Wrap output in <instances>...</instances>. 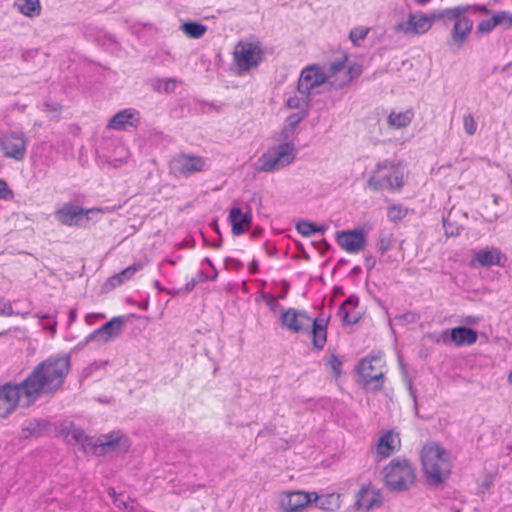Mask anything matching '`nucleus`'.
Segmentation results:
<instances>
[{
  "label": "nucleus",
  "mask_w": 512,
  "mask_h": 512,
  "mask_svg": "<svg viewBox=\"0 0 512 512\" xmlns=\"http://www.w3.org/2000/svg\"><path fill=\"white\" fill-rule=\"evenodd\" d=\"M70 368L71 361L67 355L51 356L40 362L21 383L25 403L32 404L41 395L59 390Z\"/></svg>",
  "instance_id": "obj_1"
},
{
  "label": "nucleus",
  "mask_w": 512,
  "mask_h": 512,
  "mask_svg": "<svg viewBox=\"0 0 512 512\" xmlns=\"http://www.w3.org/2000/svg\"><path fill=\"white\" fill-rule=\"evenodd\" d=\"M282 329L304 334L310 332L313 347L322 350L327 342V325L322 319H313L305 310L288 308L282 310L279 316Z\"/></svg>",
  "instance_id": "obj_2"
},
{
  "label": "nucleus",
  "mask_w": 512,
  "mask_h": 512,
  "mask_svg": "<svg viewBox=\"0 0 512 512\" xmlns=\"http://www.w3.org/2000/svg\"><path fill=\"white\" fill-rule=\"evenodd\" d=\"M421 462L427 480L434 485L442 483L450 474V457L441 445L430 442L421 450Z\"/></svg>",
  "instance_id": "obj_3"
},
{
  "label": "nucleus",
  "mask_w": 512,
  "mask_h": 512,
  "mask_svg": "<svg viewBox=\"0 0 512 512\" xmlns=\"http://www.w3.org/2000/svg\"><path fill=\"white\" fill-rule=\"evenodd\" d=\"M265 60V49L255 37L239 40L232 52V61L239 74L256 69Z\"/></svg>",
  "instance_id": "obj_4"
},
{
  "label": "nucleus",
  "mask_w": 512,
  "mask_h": 512,
  "mask_svg": "<svg viewBox=\"0 0 512 512\" xmlns=\"http://www.w3.org/2000/svg\"><path fill=\"white\" fill-rule=\"evenodd\" d=\"M405 183V174L400 162L384 160L379 162L367 181L369 189L401 190Z\"/></svg>",
  "instance_id": "obj_5"
},
{
  "label": "nucleus",
  "mask_w": 512,
  "mask_h": 512,
  "mask_svg": "<svg viewBox=\"0 0 512 512\" xmlns=\"http://www.w3.org/2000/svg\"><path fill=\"white\" fill-rule=\"evenodd\" d=\"M383 481L390 490H407L416 481L415 470L408 460L403 458L393 459L383 469Z\"/></svg>",
  "instance_id": "obj_6"
},
{
  "label": "nucleus",
  "mask_w": 512,
  "mask_h": 512,
  "mask_svg": "<svg viewBox=\"0 0 512 512\" xmlns=\"http://www.w3.org/2000/svg\"><path fill=\"white\" fill-rule=\"evenodd\" d=\"M386 364L382 355H369L359 361L357 372L365 387L382 388Z\"/></svg>",
  "instance_id": "obj_7"
},
{
  "label": "nucleus",
  "mask_w": 512,
  "mask_h": 512,
  "mask_svg": "<svg viewBox=\"0 0 512 512\" xmlns=\"http://www.w3.org/2000/svg\"><path fill=\"white\" fill-rule=\"evenodd\" d=\"M348 54L342 52L341 56L328 67V77L331 85L342 88L358 78L362 67L358 63L347 64Z\"/></svg>",
  "instance_id": "obj_8"
},
{
  "label": "nucleus",
  "mask_w": 512,
  "mask_h": 512,
  "mask_svg": "<svg viewBox=\"0 0 512 512\" xmlns=\"http://www.w3.org/2000/svg\"><path fill=\"white\" fill-rule=\"evenodd\" d=\"M295 156L296 150L293 144L280 145L270 149L258 159L259 170L265 172L279 170L292 163Z\"/></svg>",
  "instance_id": "obj_9"
},
{
  "label": "nucleus",
  "mask_w": 512,
  "mask_h": 512,
  "mask_svg": "<svg viewBox=\"0 0 512 512\" xmlns=\"http://www.w3.org/2000/svg\"><path fill=\"white\" fill-rule=\"evenodd\" d=\"M435 15L433 12L425 13L415 11L400 21L395 26V31L408 36H419L429 32L434 24Z\"/></svg>",
  "instance_id": "obj_10"
},
{
  "label": "nucleus",
  "mask_w": 512,
  "mask_h": 512,
  "mask_svg": "<svg viewBox=\"0 0 512 512\" xmlns=\"http://www.w3.org/2000/svg\"><path fill=\"white\" fill-rule=\"evenodd\" d=\"M27 407L24 400V390L21 384H5L0 386V418L11 414L17 406Z\"/></svg>",
  "instance_id": "obj_11"
},
{
  "label": "nucleus",
  "mask_w": 512,
  "mask_h": 512,
  "mask_svg": "<svg viewBox=\"0 0 512 512\" xmlns=\"http://www.w3.org/2000/svg\"><path fill=\"white\" fill-rule=\"evenodd\" d=\"M317 499V492L293 490L285 491L280 497V508L283 512H303Z\"/></svg>",
  "instance_id": "obj_12"
},
{
  "label": "nucleus",
  "mask_w": 512,
  "mask_h": 512,
  "mask_svg": "<svg viewBox=\"0 0 512 512\" xmlns=\"http://www.w3.org/2000/svg\"><path fill=\"white\" fill-rule=\"evenodd\" d=\"M86 441L88 442L87 444L91 446L93 452L99 455H104L119 447H123L124 450L130 447L129 439L120 432H111L101 436L95 441L92 438H86Z\"/></svg>",
  "instance_id": "obj_13"
},
{
  "label": "nucleus",
  "mask_w": 512,
  "mask_h": 512,
  "mask_svg": "<svg viewBox=\"0 0 512 512\" xmlns=\"http://www.w3.org/2000/svg\"><path fill=\"white\" fill-rule=\"evenodd\" d=\"M92 212H103V210L101 208L85 209L66 203L55 211V216L61 224L72 227L80 226L84 218L89 221L88 215Z\"/></svg>",
  "instance_id": "obj_14"
},
{
  "label": "nucleus",
  "mask_w": 512,
  "mask_h": 512,
  "mask_svg": "<svg viewBox=\"0 0 512 512\" xmlns=\"http://www.w3.org/2000/svg\"><path fill=\"white\" fill-rule=\"evenodd\" d=\"M326 81H329L328 70L325 72L319 66L311 65L302 70L298 82V90L302 94H309L312 89Z\"/></svg>",
  "instance_id": "obj_15"
},
{
  "label": "nucleus",
  "mask_w": 512,
  "mask_h": 512,
  "mask_svg": "<svg viewBox=\"0 0 512 512\" xmlns=\"http://www.w3.org/2000/svg\"><path fill=\"white\" fill-rule=\"evenodd\" d=\"M338 245L349 254H357L366 247V234L363 229L339 231L336 234Z\"/></svg>",
  "instance_id": "obj_16"
},
{
  "label": "nucleus",
  "mask_w": 512,
  "mask_h": 512,
  "mask_svg": "<svg viewBox=\"0 0 512 512\" xmlns=\"http://www.w3.org/2000/svg\"><path fill=\"white\" fill-rule=\"evenodd\" d=\"M382 505V494L372 485H365L355 495V507L364 512H370Z\"/></svg>",
  "instance_id": "obj_17"
},
{
  "label": "nucleus",
  "mask_w": 512,
  "mask_h": 512,
  "mask_svg": "<svg viewBox=\"0 0 512 512\" xmlns=\"http://www.w3.org/2000/svg\"><path fill=\"white\" fill-rule=\"evenodd\" d=\"M173 169L182 176L202 172L206 169L204 158L192 154H180L173 159Z\"/></svg>",
  "instance_id": "obj_18"
},
{
  "label": "nucleus",
  "mask_w": 512,
  "mask_h": 512,
  "mask_svg": "<svg viewBox=\"0 0 512 512\" xmlns=\"http://www.w3.org/2000/svg\"><path fill=\"white\" fill-rule=\"evenodd\" d=\"M123 323V317H113L108 322L89 334L87 341H97L99 343L110 342L120 335Z\"/></svg>",
  "instance_id": "obj_19"
},
{
  "label": "nucleus",
  "mask_w": 512,
  "mask_h": 512,
  "mask_svg": "<svg viewBox=\"0 0 512 512\" xmlns=\"http://www.w3.org/2000/svg\"><path fill=\"white\" fill-rule=\"evenodd\" d=\"M401 447V438L398 432L389 430L383 433L376 444V457L382 461L397 452Z\"/></svg>",
  "instance_id": "obj_20"
},
{
  "label": "nucleus",
  "mask_w": 512,
  "mask_h": 512,
  "mask_svg": "<svg viewBox=\"0 0 512 512\" xmlns=\"http://www.w3.org/2000/svg\"><path fill=\"white\" fill-rule=\"evenodd\" d=\"M228 220L231 224V231L234 236H239L247 232L252 225V213L250 209L242 211L240 207H232Z\"/></svg>",
  "instance_id": "obj_21"
},
{
  "label": "nucleus",
  "mask_w": 512,
  "mask_h": 512,
  "mask_svg": "<svg viewBox=\"0 0 512 512\" xmlns=\"http://www.w3.org/2000/svg\"><path fill=\"white\" fill-rule=\"evenodd\" d=\"M359 297L356 295H350L339 307L338 316L342 323L347 326L356 324L361 318V312L359 310Z\"/></svg>",
  "instance_id": "obj_22"
},
{
  "label": "nucleus",
  "mask_w": 512,
  "mask_h": 512,
  "mask_svg": "<svg viewBox=\"0 0 512 512\" xmlns=\"http://www.w3.org/2000/svg\"><path fill=\"white\" fill-rule=\"evenodd\" d=\"M506 256L497 247H486L474 254L472 264L477 263L482 267L503 266Z\"/></svg>",
  "instance_id": "obj_23"
},
{
  "label": "nucleus",
  "mask_w": 512,
  "mask_h": 512,
  "mask_svg": "<svg viewBox=\"0 0 512 512\" xmlns=\"http://www.w3.org/2000/svg\"><path fill=\"white\" fill-rule=\"evenodd\" d=\"M1 147L6 157L22 160L25 156L26 142L22 136L13 134L5 136Z\"/></svg>",
  "instance_id": "obj_24"
},
{
  "label": "nucleus",
  "mask_w": 512,
  "mask_h": 512,
  "mask_svg": "<svg viewBox=\"0 0 512 512\" xmlns=\"http://www.w3.org/2000/svg\"><path fill=\"white\" fill-rule=\"evenodd\" d=\"M139 121V112L135 109H123L116 113L108 122L107 128L112 130H124L126 126L136 127Z\"/></svg>",
  "instance_id": "obj_25"
},
{
  "label": "nucleus",
  "mask_w": 512,
  "mask_h": 512,
  "mask_svg": "<svg viewBox=\"0 0 512 512\" xmlns=\"http://www.w3.org/2000/svg\"><path fill=\"white\" fill-rule=\"evenodd\" d=\"M450 341L455 346L472 345L477 339V332L471 328L458 326L450 329Z\"/></svg>",
  "instance_id": "obj_26"
},
{
  "label": "nucleus",
  "mask_w": 512,
  "mask_h": 512,
  "mask_svg": "<svg viewBox=\"0 0 512 512\" xmlns=\"http://www.w3.org/2000/svg\"><path fill=\"white\" fill-rule=\"evenodd\" d=\"M316 506L326 512H335L342 506V496L339 493L332 492L319 495L317 493Z\"/></svg>",
  "instance_id": "obj_27"
},
{
  "label": "nucleus",
  "mask_w": 512,
  "mask_h": 512,
  "mask_svg": "<svg viewBox=\"0 0 512 512\" xmlns=\"http://www.w3.org/2000/svg\"><path fill=\"white\" fill-rule=\"evenodd\" d=\"M473 28V21L468 17H461L454 23L452 30V40L457 44H462L470 35Z\"/></svg>",
  "instance_id": "obj_28"
},
{
  "label": "nucleus",
  "mask_w": 512,
  "mask_h": 512,
  "mask_svg": "<svg viewBox=\"0 0 512 512\" xmlns=\"http://www.w3.org/2000/svg\"><path fill=\"white\" fill-rule=\"evenodd\" d=\"M414 117V112L408 109L404 112H391L388 115L387 123L391 128L401 129L407 127Z\"/></svg>",
  "instance_id": "obj_29"
},
{
  "label": "nucleus",
  "mask_w": 512,
  "mask_h": 512,
  "mask_svg": "<svg viewBox=\"0 0 512 512\" xmlns=\"http://www.w3.org/2000/svg\"><path fill=\"white\" fill-rule=\"evenodd\" d=\"M15 6L21 14L29 18L37 17L41 13L39 0H16Z\"/></svg>",
  "instance_id": "obj_30"
},
{
  "label": "nucleus",
  "mask_w": 512,
  "mask_h": 512,
  "mask_svg": "<svg viewBox=\"0 0 512 512\" xmlns=\"http://www.w3.org/2000/svg\"><path fill=\"white\" fill-rule=\"evenodd\" d=\"M142 268H143L142 264H134V265L128 266L127 268L122 270L120 273L112 276L109 280L110 284L112 286L121 285V284L125 283L126 281L130 280L136 274V272H138Z\"/></svg>",
  "instance_id": "obj_31"
},
{
  "label": "nucleus",
  "mask_w": 512,
  "mask_h": 512,
  "mask_svg": "<svg viewBox=\"0 0 512 512\" xmlns=\"http://www.w3.org/2000/svg\"><path fill=\"white\" fill-rule=\"evenodd\" d=\"M182 32L189 38H201L207 31V27L196 22H186L181 25Z\"/></svg>",
  "instance_id": "obj_32"
},
{
  "label": "nucleus",
  "mask_w": 512,
  "mask_h": 512,
  "mask_svg": "<svg viewBox=\"0 0 512 512\" xmlns=\"http://www.w3.org/2000/svg\"><path fill=\"white\" fill-rule=\"evenodd\" d=\"M468 7H455L451 9H446L440 12H433L436 19H453L455 22L458 21L461 17H465V13L467 12Z\"/></svg>",
  "instance_id": "obj_33"
},
{
  "label": "nucleus",
  "mask_w": 512,
  "mask_h": 512,
  "mask_svg": "<svg viewBox=\"0 0 512 512\" xmlns=\"http://www.w3.org/2000/svg\"><path fill=\"white\" fill-rule=\"evenodd\" d=\"M296 229L301 235H303L305 237H309L316 233H321L324 231L323 227L317 226L308 221L299 222L296 226Z\"/></svg>",
  "instance_id": "obj_34"
},
{
  "label": "nucleus",
  "mask_w": 512,
  "mask_h": 512,
  "mask_svg": "<svg viewBox=\"0 0 512 512\" xmlns=\"http://www.w3.org/2000/svg\"><path fill=\"white\" fill-rule=\"evenodd\" d=\"M370 32V28L366 26H357L353 28L349 33V39L355 46H359L360 43L367 37Z\"/></svg>",
  "instance_id": "obj_35"
},
{
  "label": "nucleus",
  "mask_w": 512,
  "mask_h": 512,
  "mask_svg": "<svg viewBox=\"0 0 512 512\" xmlns=\"http://www.w3.org/2000/svg\"><path fill=\"white\" fill-rule=\"evenodd\" d=\"M327 366L336 377H339L342 374V361L337 355L332 354L329 357Z\"/></svg>",
  "instance_id": "obj_36"
},
{
  "label": "nucleus",
  "mask_w": 512,
  "mask_h": 512,
  "mask_svg": "<svg viewBox=\"0 0 512 512\" xmlns=\"http://www.w3.org/2000/svg\"><path fill=\"white\" fill-rule=\"evenodd\" d=\"M496 26H498L495 14L491 19L483 20L479 22L477 26V30L481 33H489L491 32Z\"/></svg>",
  "instance_id": "obj_37"
},
{
  "label": "nucleus",
  "mask_w": 512,
  "mask_h": 512,
  "mask_svg": "<svg viewBox=\"0 0 512 512\" xmlns=\"http://www.w3.org/2000/svg\"><path fill=\"white\" fill-rule=\"evenodd\" d=\"M463 126L468 135H474L477 131V123L471 114L464 115Z\"/></svg>",
  "instance_id": "obj_38"
},
{
  "label": "nucleus",
  "mask_w": 512,
  "mask_h": 512,
  "mask_svg": "<svg viewBox=\"0 0 512 512\" xmlns=\"http://www.w3.org/2000/svg\"><path fill=\"white\" fill-rule=\"evenodd\" d=\"M306 106H307L306 102H303L302 108L299 112L294 113L287 117V123L289 126L294 127L306 116V114H307Z\"/></svg>",
  "instance_id": "obj_39"
},
{
  "label": "nucleus",
  "mask_w": 512,
  "mask_h": 512,
  "mask_svg": "<svg viewBox=\"0 0 512 512\" xmlns=\"http://www.w3.org/2000/svg\"><path fill=\"white\" fill-rule=\"evenodd\" d=\"M388 218L392 221L400 220L406 215V211L401 206L393 205L388 208Z\"/></svg>",
  "instance_id": "obj_40"
},
{
  "label": "nucleus",
  "mask_w": 512,
  "mask_h": 512,
  "mask_svg": "<svg viewBox=\"0 0 512 512\" xmlns=\"http://www.w3.org/2000/svg\"><path fill=\"white\" fill-rule=\"evenodd\" d=\"M114 504L124 512H137L135 502L133 500L128 499L127 501H119V499L115 498Z\"/></svg>",
  "instance_id": "obj_41"
},
{
  "label": "nucleus",
  "mask_w": 512,
  "mask_h": 512,
  "mask_svg": "<svg viewBox=\"0 0 512 512\" xmlns=\"http://www.w3.org/2000/svg\"><path fill=\"white\" fill-rule=\"evenodd\" d=\"M13 198V191L9 188L7 182L4 179H0V199L11 200Z\"/></svg>",
  "instance_id": "obj_42"
},
{
  "label": "nucleus",
  "mask_w": 512,
  "mask_h": 512,
  "mask_svg": "<svg viewBox=\"0 0 512 512\" xmlns=\"http://www.w3.org/2000/svg\"><path fill=\"white\" fill-rule=\"evenodd\" d=\"M392 247V239L389 237H383L377 242V249L381 254L386 253Z\"/></svg>",
  "instance_id": "obj_43"
},
{
  "label": "nucleus",
  "mask_w": 512,
  "mask_h": 512,
  "mask_svg": "<svg viewBox=\"0 0 512 512\" xmlns=\"http://www.w3.org/2000/svg\"><path fill=\"white\" fill-rule=\"evenodd\" d=\"M498 25L507 23L509 26H512V13L501 11L495 14Z\"/></svg>",
  "instance_id": "obj_44"
},
{
  "label": "nucleus",
  "mask_w": 512,
  "mask_h": 512,
  "mask_svg": "<svg viewBox=\"0 0 512 512\" xmlns=\"http://www.w3.org/2000/svg\"><path fill=\"white\" fill-rule=\"evenodd\" d=\"M176 86H177V80H175V79H166L163 81V89L165 92L174 91Z\"/></svg>",
  "instance_id": "obj_45"
},
{
  "label": "nucleus",
  "mask_w": 512,
  "mask_h": 512,
  "mask_svg": "<svg viewBox=\"0 0 512 512\" xmlns=\"http://www.w3.org/2000/svg\"><path fill=\"white\" fill-rule=\"evenodd\" d=\"M472 9L475 12H479V13H482V14H489L490 13V10L488 9V7L486 5H474L472 7Z\"/></svg>",
  "instance_id": "obj_46"
},
{
  "label": "nucleus",
  "mask_w": 512,
  "mask_h": 512,
  "mask_svg": "<svg viewBox=\"0 0 512 512\" xmlns=\"http://www.w3.org/2000/svg\"><path fill=\"white\" fill-rule=\"evenodd\" d=\"M287 105L291 108L293 107H299V100L297 98H289L287 100Z\"/></svg>",
  "instance_id": "obj_47"
},
{
  "label": "nucleus",
  "mask_w": 512,
  "mask_h": 512,
  "mask_svg": "<svg viewBox=\"0 0 512 512\" xmlns=\"http://www.w3.org/2000/svg\"><path fill=\"white\" fill-rule=\"evenodd\" d=\"M416 2L420 5H426L430 0H416Z\"/></svg>",
  "instance_id": "obj_48"
},
{
  "label": "nucleus",
  "mask_w": 512,
  "mask_h": 512,
  "mask_svg": "<svg viewBox=\"0 0 512 512\" xmlns=\"http://www.w3.org/2000/svg\"><path fill=\"white\" fill-rule=\"evenodd\" d=\"M508 381L510 383H512V370L510 371L509 375H508Z\"/></svg>",
  "instance_id": "obj_49"
},
{
  "label": "nucleus",
  "mask_w": 512,
  "mask_h": 512,
  "mask_svg": "<svg viewBox=\"0 0 512 512\" xmlns=\"http://www.w3.org/2000/svg\"><path fill=\"white\" fill-rule=\"evenodd\" d=\"M110 495H114L115 494V490L111 489V492L109 493Z\"/></svg>",
  "instance_id": "obj_50"
},
{
  "label": "nucleus",
  "mask_w": 512,
  "mask_h": 512,
  "mask_svg": "<svg viewBox=\"0 0 512 512\" xmlns=\"http://www.w3.org/2000/svg\"><path fill=\"white\" fill-rule=\"evenodd\" d=\"M101 318H105L106 316L104 314H99Z\"/></svg>",
  "instance_id": "obj_51"
}]
</instances>
